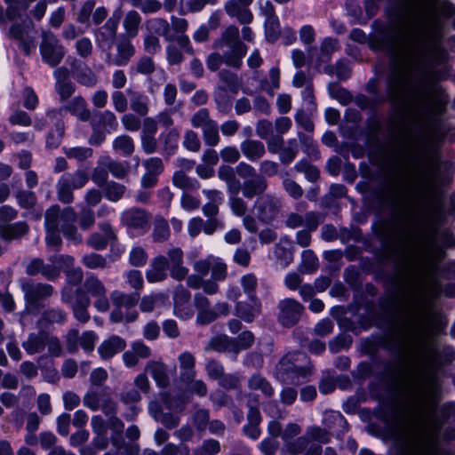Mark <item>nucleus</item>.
Listing matches in <instances>:
<instances>
[{"mask_svg":"<svg viewBox=\"0 0 455 455\" xmlns=\"http://www.w3.org/2000/svg\"><path fill=\"white\" fill-rule=\"evenodd\" d=\"M274 255L282 267H286L293 261L292 241L287 235L280 238L274 246Z\"/></svg>","mask_w":455,"mask_h":455,"instance_id":"nucleus-25","label":"nucleus"},{"mask_svg":"<svg viewBox=\"0 0 455 455\" xmlns=\"http://www.w3.org/2000/svg\"><path fill=\"white\" fill-rule=\"evenodd\" d=\"M47 332L40 331L36 333H30L22 343V347L28 355H34L44 351L46 346Z\"/></svg>","mask_w":455,"mask_h":455,"instance_id":"nucleus-34","label":"nucleus"},{"mask_svg":"<svg viewBox=\"0 0 455 455\" xmlns=\"http://www.w3.org/2000/svg\"><path fill=\"white\" fill-rule=\"evenodd\" d=\"M60 300L71 307L74 317L78 322L85 323L90 320L88 307L91 299L88 296L83 295L80 288L74 291L72 287L65 285L60 291Z\"/></svg>","mask_w":455,"mask_h":455,"instance_id":"nucleus-7","label":"nucleus"},{"mask_svg":"<svg viewBox=\"0 0 455 455\" xmlns=\"http://www.w3.org/2000/svg\"><path fill=\"white\" fill-rule=\"evenodd\" d=\"M110 297L116 307H124L127 310H130L137 305L140 299V293L136 291L133 293L126 294L119 291H114Z\"/></svg>","mask_w":455,"mask_h":455,"instance_id":"nucleus-39","label":"nucleus"},{"mask_svg":"<svg viewBox=\"0 0 455 455\" xmlns=\"http://www.w3.org/2000/svg\"><path fill=\"white\" fill-rule=\"evenodd\" d=\"M62 110L63 108H60L59 109H49L46 112L45 120H47V124L50 123L55 127L54 130L49 132L46 140V144L49 148H57L64 134L65 126L62 120Z\"/></svg>","mask_w":455,"mask_h":455,"instance_id":"nucleus-18","label":"nucleus"},{"mask_svg":"<svg viewBox=\"0 0 455 455\" xmlns=\"http://www.w3.org/2000/svg\"><path fill=\"white\" fill-rule=\"evenodd\" d=\"M113 149L124 156H130L135 150V144L132 137L126 134L117 136L112 143Z\"/></svg>","mask_w":455,"mask_h":455,"instance_id":"nucleus-45","label":"nucleus"},{"mask_svg":"<svg viewBox=\"0 0 455 455\" xmlns=\"http://www.w3.org/2000/svg\"><path fill=\"white\" fill-rule=\"evenodd\" d=\"M313 374L314 366L307 355L291 352L277 363L275 377L282 383L298 386L309 381Z\"/></svg>","mask_w":455,"mask_h":455,"instance_id":"nucleus-4","label":"nucleus"},{"mask_svg":"<svg viewBox=\"0 0 455 455\" xmlns=\"http://www.w3.org/2000/svg\"><path fill=\"white\" fill-rule=\"evenodd\" d=\"M208 348L220 353H232L234 359L237 355V349L235 344V339L227 335H219L211 339Z\"/></svg>","mask_w":455,"mask_h":455,"instance_id":"nucleus-37","label":"nucleus"},{"mask_svg":"<svg viewBox=\"0 0 455 455\" xmlns=\"http://www.w3.org/2000/svg\"><path fill=\"white\" fill-rule=\"evenodd\" d=\"M224 10L227 14L232 18H236L242 24H249L253 20L252 12L240 5L237 1L228 0L224 4Z\"/></svg>","mask_w":455,"mask_h":455,"instance_id":"nucleus-31","label":"nucleus"},{"mask_svg":"<svg viewBox=\"0 0 455 455\" xmlns=\"http://www.w3.org/2000/svg\"><path fill=\"white\" fill-rule=\"evenodd\" d=\"M110 387L104 386L101 387H90L83 397V403L92 411L100 410L103 401V394L108 395Z\"/></svg>","mask_w":455,"mask_h":455,"instance_id":"nucleus-29","label":"nucleus"},{"mask_svg":"<svg viewBox=\"0 0 455 455\" xmlns=\"http://www.w3.org/2000/svg\"><path fill=\"white\" fill-rule=\"evenodd\" d=\"M247 385L250 391L258 392L265 398H271L275 395V388L260 373L250 376Z\"/></svg>","mask_w":455,"mask_h":455,"instance_id":"nucleus-27","label":"nucleus"},{"mask_svg":"<svg viewBox=\"0 0 455 455\" xmlns=\"http://www.w3.org/2000/svg\"><path fill=\"white\" fill-rule=\"evenodd\" d=\"M323 221V215L317 212H307L305 213V229L296 233V243L301 247H307L311 243V232L316 230Z\"/></svg>","mask_w":455,"mask_h":455,"instance_id":"nucleus-19","label":"nucleus"},{"mask_svg":"<svg viewBox=\"0 0 455 455\" xmlns=\"http://www.w3.org/2000/svg\"><path fill=\"white\" fill-rule=\"evenodd\" d=\"M169 270L171 276L177 280L182 281L188 274V268L184 266V253L180 247H172L167 251Z\"/></svg>","mask_w":455,"mask_h":455,"instance_id":"nucleus-20","label":"nucleus"},{"mask_svg":"<svg viewBox=\"0 0 455 455\" xmlns=\"http://www.w3.org/2000/svg\"><path fill=\"white\" fill-rule=\"evenodd\" d=\"M129 39L121 40L116 44L117 54L116 56L111 53V51L105 52V63L107 65L122 67L128 64L135 54V48Z\"/></svg>","mask_w":455,"mask_h":455,"instance_id":"nucleus-17","label":"nucleus"},{"mask_svg":"<svg viewBox=\"0 0 455 455\" xmlns=\"http://www.w3.org/2000/svg\"><path fill=\"white\" fill-rule=\"evenodd\" d=\"M240 283L244 293L248 296L250 300L257 299L256 289L258 286V280L253 274H247L242 276Z\"/></svg>","mask_w":455,"mask_h":455,"instance_id":"nucleus-59","label":"nucleus"},{"mask_svg":"<svg viewBox=\"0 0 455 455\" xmlns=\"http://www.w3.org/2000/svg\"><path fill=\"white\" fill-rule=\"evenodd\" d=\"M130 98V108L140 116H146L149 111V99L140 92L127 89Z\"/></svg>","mask_w":455,"mask_h":455,"instance_id":"nucleus-32","label":"nucleus"},{"mask_svg":"<svg viewBox=\"0 0 455 455\" xmlns=\"http://www.w3.org/2000/svg\"><path fill=\"white\" fill-rule=\"evenodd\" d=\"M122 17L121 8L116 9L104 25L94 31V39L99 49L104 53L111 51L116 39V32Z\"/></svg>","mask_w":455,"mask_h":455,"instance_id":"nucleus-10","label":"nucleus"},{"mask_svg":"<svg viewBox=\"0 0 455 455\" xmlns=\"http://www.w3.org/2000/svg\"><path fill=\"white\" fill-rule=\"evenodd\" d=\"M104 196L111 202H118L121 200L125 192L126 187L114 180L107 182L102 188Z\"/></svg>","mask_w":455,"mask_h":455,"instance_id":"nucleus-46","label":"nucleus"},{"mask_svg":"<svg viewBox=\"0 0 455 455\" xmlns=\"http://www.w3.org/2000/svg\"><path fill=\"white\" fill-rule=\"evenodd\" d=\"M171 235L168 221L162 216H156L152 238L156 243H163L169 239Z\"/></svg>","mask_w":455,"mask_h":455,"instance_id":"nucleus-43","label":"nucleus"},{"mask_svg":"<svg viewBox=\"0 0 455 455\" xmlns=\"http://www.w3.org/2000/svg\"><path fill=\"white\" fill-rule=\"evenodd\" d=\"M172 181L177 188L181 189H197L199 188L198 181L188 177L183 171L176 172Z\"/></svg>","mask_w":455,"mask_h":455,"instance_id":"nucleus-55","label":"nucleus"},{"mask_svg":"<svg viewBox=\"0 0 455 455\" xmlns=\"http://www.w3.org/2000/svg\"><path fill=\"white\" fill-rule=\"evenodd\" d=\"M148 213L140 208L132 207L121 213V222L130 231L144 234L148 228Z\"/></svg>","mask_w":455,"mask_h":455,"instance_id":"nucleus-15","label":"nucleus"},{"mask_svg":"<svg viewBox=\"0 0 455 455\" xmlns=\"http://www.w3.org/2000/svg\"><path fill=\"white\" fill-rule=\"evenodd\" d=\"M215 120L212 119L208 108H202L196 111L191 117V124L194 128H204L210 126Z\"/></svg>","mask_w":455,"mask_h":455,"instance_id":"nucleus-52","label":"nucleus"},{"mask_svg":"<svg viewBox=\"0 0 455 455\" xmlns=\"http://www.w3.org/2000/svg\"><path fill=\"white\" fill-rule=\"evenodd\" d=\"M74 77L79 84L88 88L96 86L99 82L97 75L85 64L75 69Z\"/></svg>","mask_w":455,"mask_h":455,"instance_id":"nucleus-40","label":"nucleus"},{"mask_svg":"<svg viewBox=\"0 0 455 455\" xmlns=\"http://www.w3.org/2000/svg\"><path fill=\"white\" fill-rule=\"evenodd\" d=\"M277 320L283 327H292L297 324L304 311L302 304L294 299L287 298L280 300L277 305Z\"/></svg>","mask_w":455,"mask_h":455,"instance_id":"nucleus-14","label":"nucleus"},{"mask_svg":"<svg viewBox=\"0 0 455 455\" xmlns=\"http://www.w3.org/2000/svg\"><path fill=\"white\" fill-rule=\"evenodd\" d=\"M63 152L68 158L75 159L78 162L85 161L86 159L91 158L93 155L92 149L86 147H65L63 148Z\"/></svg>","mask_w":455,"mask_h":455,"instance_id":"nucleus-53","label":"nucleus"},{"mask_svg":"<svg viewBox=\"0 0 455 455\" xmlns=\"http://www.w3.org/2000/svg\"><path fill=\"white\" fill-rule=\"evenodd\" d=\"M67 313L60 307H50L43 311L39 323L47 324H64L67 322Z\"/></svg>","mask_w":455,"mask_h":455,"instance_id":"nucleus-41","label":"nucleus"},{"mask_svg":"<svg viewBox=\"0 0 455 455\" xmlns=\"http://www.w3.org/2000/svg\"><path fill=\"white\" fill-rule=\"evenodd\" d=\"M441 15L452 18L455 30V6L449 1L422 0L406 16V28L393 40L394 55L387 78V99L402 105L410 84L419 76L428 58L437 53L443 37Z\"/></svg>","mask_w":455,"mask_h":455,"instance_id":"nucleus-2","label":"nucleus"},{"mask_svg":"<svg viewBox=\"0 0 455 455\" xmlns=\"http://www.w3.org/2000/svg\"><path fill=\"white\" fill-rule=\"evenodd\" d=\"M257 196L253 204L257 219L263 224H270L277 220L283 208L281 199L273 194L265 192Z\"/></svg>","mask_w":455,"mask_h":455,"instance_id":"nucleus-9","label":"nucleus"},{"mask_svg":"<svg viewBox=\"0 0 455 455\" xmlns=\"http://www.w3.org/2000/svg\"><path fill=\"white\" fill-rule=\"evenodd\" d=\"M301 263L299 265V271L303 274H311L318 267V260L315 254L311 250H305L301 254Z\"/></svg>","mask_w":455,"mask_h":455,"instance_id":"nucleus-50","label":"nucleus"},{"mask_svg":"<svg viewBox=\"0 0 455 455\" xmlns=\"http://www.w3.org/2000/svg\"><path fill=\"white\" fill-rule=\"evenodd\" d=\"M264 27L266 39L271 43L275 42L281 34L279 19L265 20Z\"/></svg>","mask_w":455,"mask_h":455,"instance_id":"nucleus-62","label":"nucleus"},{"mask_svg":"<svg viewBox=\"0 0 455 455\" xmlns=\"http://www.w3.org/2000/svg\"><path fill=\"white\" fill-rule=\"evenodd\" d=\"M440 114L441 108H429L421 118H412L405 127L404 143L390 160V188L399 205L400 217L406 223L418 220L419 200L408 190L411 180L429 186L435 171L439 168L441 154L434 140L444 137L449 131Z\"/></svg>","mask_w":455,"mask_h":455,"instance_id":"nucleus-3","label":"nucleus"},{"mask_svg":"<svg viewBox=\"0 0 455 455\" xmlns=\"http://www.w3.org/2000/svg\"><path fill=\"white\" fill-rule=\"evenodd\" d=\"M108 417L109 419L108 420V427L113 432L110 437V441L114 447H116L117 450H120L124 445L123 432L124 425L123 421L116 415H110Z\"/></svg>","mask_w":455,"mask_h":455,"instance_id":"nucleus-42","label":"nucleus"},{"mask_svg":"<svg viewBox=\"0 0 455 455\" xmlns=\"http://www.w3.org/2000/svg\"><path fill=\"white\" fill-rule=\"evenodd\" d=\"M178 362L181 379L183 381L192 380L196 375L195 356L190 352L185 351L178 356Z\"/></svg>","mask_w":455,"mask_h":455,"instance_id":"nucleus-35","label":"nucleus"},{"mask_svg":"<svg viewBox=\"0 0 455 455\" xmlns=\"http://www.w3.org/2000/svg\"><path fill=\"white\" fill-rule=\"evenodd\" d=\"M28 3H27V0H20L19 2L7 4V20L13 21L16 19H20L22 17V14L28 10Z\"/></svg>","mask_w":455,"mask_h":455,"instance_id":"nucleus-57","label":"nucleus"},{"mask_svg":"<svg viewBox=\"0 0 455 455\" xmlns=\"http://www.w3.org/2000/svg\"><path fill=\"white\" fill-rule=\"evenodd\" d=\"M220 451V443L216 439H206L196 447L192 455H217Z\"/></svg>","mask_w":455,"mask_h":455,"instance_id":"nucleus-54","label":"nucleus"},{"mask_svg":"<svg viewBox=\"0 0 455 455\" xmlns=\"http://www.w3.org/2000/svg\"><path fill=\"white\" fill-rule=\"evenodd\" d=\"M169 269L168 260L165 256L158 255L152 259L146 271V278L148 283H160L167 278Z\"/></svg>","mask_w":455,"mask_h":455,"instance_id":"nucleus-23","label":"nucleus"},{"mask_svg":"<svg viewBox=\"0 0 455 455\" xmlns=\"http://www.w3.org/2000/svg\"><path fill=\"white\" fill-rule=\"evenodd\" d=\"M147 28L151 33L164 36L166 41L174 40V35L171 32V26L164 19H149L147 20Z\"/></svg>","mask_w":455,"mask_h":455,"instance_id":"nucleus-38","label":"nucleus"},{"mask_svg":"<svg viewBox=\"0 0 455 455\" xmlns=\"http://www.w3.org/2000/svg\"><path fill=\"white\" fill-rule=\"evenodd\" d=\"M47 210H54L56 212L55 224L57 230L61 232L66 239L75 243H81L82 235L78 232L76 226L77 214L72 207L68 206L61 210L58 204H54Z\"/></svg>","mask_w":455,"mask_h":455,"instance_id":"nucleus-8","label":"nucleus"},{"mask_svg":"<svg viewBox=\"0 0 455 455\" xmlns=\"http://www.w3.org/2000/svg\"><path fill=\"white\" fill-rule=\"evenodd\" d=\"M108 169L105 164L101 163V157L98 160L97 166L92 170V180L99 188H102L108 182Z\"/></svg>","mask_w":455,"mask_h":455,"instance_id":"nucleus-56","label":"nucleus"},{"mask_svg":"<svg viewBox=\"0 0 455 455\" xmlns=\"http://www.w3.org/2000/svg\"><path fill=\"white\" fill-rule=\"evenodd\" d=\"M88 180V174L84 170L62 174L56 183L59 201L63 204H71L74 201L73 190L84 188Z\"/></svg>","mask_w":455,"mask_h":455,"instance_id":"nucleus-6","label":"nucleus"},{"mask_svg":"<svg viewBox=\"0 0 455 455\" xmlns=\"http://www.w3.org/2000/svg\"><path fill=\"white\" fill-rule=\"evenodd\" d=\"M101 163L107 165L109 173L116 179L123 180L128 174V168L124 163L114 160L108 156H101Z\"/></svg>","mask_w":455,"mask_h":455,"instance_id":"nucleus-48","label":"nucleus"},{"mask_svg":"<svg viewBox=\"0 0 455 455\" xmlns=\"http://www.w3.org/2000/svg\"><path fill=\"white\" fill-rule=\"evenodd\" d=\"M27 302L36 306L39 300L51 297L53 287L48 283H23L21 285Z\"/></svg>","mask_w":455,"mask_h":455,"instance_id":"nucleus-21","label":"nucleus"},{"mask_svg":"<svg viewBox=\"0 0 455 455\" xmlns=\"http://www.w3.org/2000/svg\"><path fill=\"white\" fill-rule=\"evenodd\" d=\"M226 184L227 191L229 196H238L239 192L242 191L243 197L247 199H251L257 195L266 192L268 187L267 180L262 177H257L251 180H243V184H241L240 180L235 177Z\"/></svg>","mask_w":455,"mask_h":455,"instance_id":"nucleus-13","label":"nucleus"},{"mask_svg":"<svg viewBox=\"0 0 455 455\" xmlns=\"http://www.w3.org/2000/svg\"><path fill=\"white\" fill-rule=\"evenodd\" d=\"M119 399L124 404H135L141 400V395L138 389L131 385H125L119 395Z\"/></svg>","mask_w":455,"mask_h":455,"instance_id":"nucleus-58","label":"nucleus"},{"mask_svg":"<svg viewBox=\"0 0 455 455\" xmlns=\"http://www.w3.org/2000/svg\"><path fill=\"white\" fill-rule=\"evenodd\" d=\"M41 38L39 49L42 60L49 66L56 67L65 56L64 46L52 31H42Z\"/></svg>","mask_w":455,"mask_h":455,"instance_id":"nucleus-12","label":"nucleus"},{"mask_svg":"<svg viewBox=\"0 0 455 455\" xmlns=\"http://www.w3.org/2000/svg\"><path fill=\"white\" fill-rule=\"evenodd\" d=\"M62 108L83 122H87L91 117V111L87 107L86 100L80 95L71 99Z\"/></svg>","mask_w":455,"mask_h":455,"instance_id":"nucleus-26","label":"nucleus"},{"mask_svg":"<svg viewBox=\"0 0 455 455\" xmlns=\"http://www.w3.org/2000/svg\"><path fill=\"white\" fill-rule=\"evenodd\" d=\"M126 347V341L117 335H112L98 347L101 359L108 360Z\"/></svg>","mask_w":455,"mask_h":455,"instance_id":"nucleus-24","label":"nucleus"},{"mask_svg":"<svg viewBox=\"0 0 455 455\" xmlns=\"http://www.w3.org/2000/svg\"><path fill=\"white\" fill-rule=\"evenodd\" d=\"M282 451L291 455H322L323 451L322 446L309 440L307 434L283 443Z\"/></svg>","mask_w":455,"mask_h":455,"instance_id":"nucleus-16","label":"nucleus"},{"mask_svg":"<svg viewBox=\"0 0 455 455\" xmlns=\"http://www.w3.org/2000/svg\"><path fill=\"white\" fill-rule=\"evenodd\" d=\"M203 138L206 145L214 147L220 142L219 127L215 121L210 126L202 130Z\"/></svg>","mask_w":455,"mask_h":455,"instance_id":"nucleus-64","label":"nucleus"},{"mask_svg":"<svg viewBox=\"0 0 455 455\" xmlns=\"http://www.w3.org/2000/svg\"><path fill=\"white\" fill-rule=\"evenodd\" d=\"M228 47V50L224 52L225 64L240 68L243 64V58L247 52L246 45L239 40V30L235 26H228L221 35V38L216 44V47Z\"/></svg>","mask_w":455,"mask_h":455,"instance_id":"nucleus-5","label":"nucleus"},{"mask_svg":"<svg viewBox=\"0 0 455 455\" xmlns=\"http://www.w3.org/2000/svg\"><path fill=\"white\" fill-rule=\"evenodd\" d=\"M83 295L93 298V306L99 312H107L110 304L108 298V290L103 282L94 274H90L79 287Z\"/></svg>","mask_w":455,"mask_h":455,"instance_id":"nucleus-11","label":"nucleus"},{"mask_svg":"<svg viewBox=\"0 0 455 455\" xmlns=\"http://www.w3.org/2000/svg\"><path fill=\"white\" fill-rule=\"evenodd\" d=\"M240 150L243 156L251 162H257L266 154L263 142L257 140H245L240 144Z\"/></svg>","mask_w":455,"mask_h":455,"instance_id":"nucleus-28","label":"nucleus"},{"mask_svg":"<svg viewBox=\"0 0 455 455\" xmlns=\"http://www.w3.org/2000/svg\"><path fill=\"white\" fill-rule=\"evenodd\" d=\"M259 85L262 91L273 96L275 91L280 87L279 68L276 67L271 68L268 72V78L261 79Z\"/></svg>","mask_w":455,"mask_h":455,"instance_id":"nucleus-47","label":"nucleus"},{"mask_svg":"<svg viewBox=\"0 0 455 455\" xmlns=\"http://www.w3.org/2000/svg\"><path fill=\"white\" fill-rule=\"evenodd\" d=\"M212 277L213 280L223 281L226 279L228 275V267L226 263L217 257H212Z\"/></svg>","mask_w":455,"mask_h":455,"instance_id":"nucleus-63","label":"nucleus"},{"mask_svg":"<svg viewBox=\"0 0 455 455\" xmlns=\"http://www.w3.org/2000/svg\"><path fill=\"white\" fill-rule=\"evenodd\" d=\"M339 49V42L336 39L327 37L322 44L320 48V60L323 62L331 60V54Z\"/></svg>","mask_w":455,"mask_h":455,"instance_id":"nucleus-60","label":"nucleus"},{"mask_svg":"<svg viewBox=\"0 0 455 455\" xmlns=\"http://www.w3.org/2000/svg\"><path fill=\"white\" fill-rule=\"evenodd\" d=\"M299 152L298 142L295 139L289 140L279 151V160L283 165L293 162Z\"/></svg>","mask_w":455,"mask_h":455,"instance_id":"nucleus-49","label":"nucleus"},{"mask_svg":"<svg viewBox=\"0 0 455 455\" xmlns=\"http://www.w3.org/2000/svg\"><path fill=\"white\" fill-rule=\"evenodd\" d=\"M251 301L252 304L239 301L235 306L236 315L246 323H251L261 311V303L258 299Z\"/></svg>","mask_w":455,"mask_h":455,"instance_id":"nucleus-30","label":"nucleus"},{"mask_svg":"<svg viewBox=\"0 0 455 455\" xmlns=\"http://www.w3.org/2000/svg\"><path fill=\"white\" fill-rule=\"evenodd\" d=\"M54 210H46L44 213L45 242L49 250L59 251L62 244V240L55 224V218L57 216Z\"/></svg>","mask_w":455,"mask_h":455,"instance_id":"nucleus-22","label":"nucleus"},{"mask_svg":"<svg viewBox=\"0 0 455 455\" xmlns=\"http://www.w3.org/2000/svg\"><path fill=\"white\" fill-rule=\"evenodd\" d=\"M426 294L422 268L415 263L408 264L399 289L404 315L393 335L404 366L401 413L395 427L404 455H437L430 421L443 397V386L436 372L428 368L436 349L428 338L423 317Z\"/></svg>","mask_w":455,"mask_h":455,"instance_id":"nucleus-1","label":"nucleus"},{"mask_svg":"<svg viewBox=\"0 0 455 455\" xmlns=\"http://www.w3.org/2000/svg\"><path fill=\"white\" fill-rule=\"evenodd\" d=\"M145 371L151 375L158 387H165L169 385L167 367L163 363L148 361L146 364Z\"/></svg>","mask_w":455,"mask_h":455,"instance_id":"nucleus-33","label":"nucleus"},{"mask_svg":"<svg viewBox=\"0 0 455 455\" xmlns=\"http://www.w3.org/2000/svg\"><path fill=\"white\" fill-rule=\"evenodd\" d=\"M28 230L26 222L19 221L12 225L2 226L1 237L6 241L18 239L24 235Z\"/></svg>","mask_w":455,"mask_h":455,"instance_id":"nucleus-44","label":"nucleus"},{"mask_svg":"<svg viewBox=\"0 0 455 455\" xmlns=\"http://www.w3.org/2000/svg\"><path fill=\"white\" fill-rule=\"evenodd\" d=\"M141 15L135 10L128 11L123 20V28L127 38H134L139 35Z\"/></svg>","mask_w":455,"mask_h":455,"instance_id":"nucleus-36","label":"nucleus"},{"mask_svg":"<svg viewBox=\"0 0 455 455\" xmlns=\"http://www.w3.org/2000/svg\"><path fill=\"white\" fill-rule=\"evenodd\" d=\"M81 261L89 269H104L108 267L107 259L95 252L84 255Z\"/></svg>","mask_w":455,"mask_h":455,"instance_id":"nucleus-51","label":"nucleus"},{"mask_svg":"<svg viewBox=\"0 0 455 455\" xmlns=\"http://www.w3.org/2000/svg\"><path fill=\"white\" fill-rule=\"evenodd\" d=\"M306 434L309 440L320 445L322 443H329L331 439L330 433L326 429L321 428L319 427H308L306 431Z\"/></svg>","mask_w":455,"mask_h":455,"instance_id":"nucleus-61","label":"nucleus"}]
</instances>
